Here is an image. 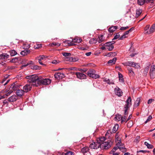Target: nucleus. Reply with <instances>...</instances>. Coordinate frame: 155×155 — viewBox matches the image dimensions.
<instances>
[{"label": "nucleus", "mask_w": 155, "mask_h": 155, "mask_svg": "<svg viewBox=\"0 0 155 155\" xmlns=\"http://www.w3.org/2000/svg\"><path fill=\"white\" fill-rule=\"evenodd\" d=\"M41 47V44H39V45H37V47H35V48H40Z\"/></svg>", "instance_id": "69168bd1"}, {"label": "nucleus", "mask_w": 155, "mask_h": 155, "mask_svg": "<svg viewBox=\"0 0 155 155\" xmlns=\"http://www.w3.org/2000/svg\"><path fill=\"white\" fill-rule=\"evenodd\" d=\"M126 115L125 114V116L123 117H122V119H121V122L122 123L125 121V120L126 119V116H125Z\"/></svg>", "instance_id": "8fccbe9b"}, {"label": "nucleus", "mask_w": 155, "mask_h": 155, "mask_svg": "<svg viewBox=\"0 0 155 155\" xmlns=\"http://www.w3.org/2000/svg\"><path fill=\"white\" fill-rule=\"evenodd\" d=\"M62 54L64 56L66 57V58L70 56L71 55V54L70 53L64 52Z\"/></svg>", "instance_id": "4c0bfd02"}, {"label": "nucleus", "mask_w": 155, "mask_h": 155, "mask_svg": "<svg viewBox=\"0 0 155 155\" xmlns=\"http://www.w3.org/2000/svg\"><path fill=\"white\" fill-rule=\"evenodd\" d=\"M51 82V81L49 79H42L41 78H40L39 85L43 84L44 85H47L49 84Z\"/></svg>", "instance_id": "0eeeda50"}, {"label": "nucleus", "mask_w": 155, "mask_h": 155, "mask_svg": "<svg viewBox=\"0 0 155 155\" xmlns=\"http://www.w3.org/2000/svg\"><path fill=\"white\" fill-rule=\"evenodd\" d=\"M54 77L57 79H60L64 78L65 75L63 73H57L54 74Z\"/></svg>", "instance_id": "9d476101"}, {"label": "nucleus", "mask_w": 155, "mask_h": 155, "mask_svg": "<svg viewBox=\"0 0 155 155\" xmlns=\"http://www.w3.org/2000/svg\"><path fill=\"white\" fill-rule=\"evenodd\" d=\"M129 33V31H126V32H124L123 34V35H124V36H126L128 35V34Z\"/></svg>", "instance_id": "864d4df0"}, {"label": "nucleus", "mask_w": 155, "mask_h": 155, "mask_svg": "<svg viewBox=\"0 0 155 155\" xmlns=\"http://www.w3.org/2000/svg\"><path fill=\"white\" fill-rule=\"evenodd\" d=\"M144 34H150L154 32V31L153 29L151 27L150 28V25H147L145 27Z\"/></svg>", "instance_id": "423d86ee"}, {"label": "nucleus", "mask_w": 155, "mask_h": 155, "mask_svg": "<svg viewBox=\"0 0 155 155\" xmlns=\"http://www.w3.org/2000/svg\"><path fill=\"white\" fill-rule=\"evenodd\" d=\"M115 27H112L109 28L108 31L110 33H112L115 30V28H114Z\"/></svg>", "instance_id": "f704fd0d"}, {"label": "nucleus", "mask_w": 155, "mask_h": 155, "mask_svg": "<svg viewBox=\"0 0 155 155\" xmlns=\"http://www.w3.org/2000/svg\"><path fill=\"white\" fill-rule=\"evenodd\" d=\"M3 103L4 104H8V102L6 100H5L3 102Z\"/></svg>", "instance_id": "338daca9"}, {"label": "nucleus", "mask_w": 155, "mask_h": 155, "mask_svg": "<svg viewBox=\"0 0 155 155\" xmlns=\"http://www.w3.org/2000/svg\"><path fill=\"white\" fill-rule=\"evenodd\" d=\"M33 62L32 61H30L28 63L26 64H24L22 65L21 66V69L23 68L24 67H25L31 64H32Z\"/></svg>", "instance_id": "72a5a7b5"}, {"label": "nucleus", "mask_w": 155, "mask_h": 155, "mask_svg": "<svg viewBox=\"0 0 155 155\" xmlns=\"http://www.w3.org/2000/svg\"><path fill=\"white\" fill-rule=\"evenodd\" d=\"M144 144L149 149H152L153 147V145L150 144L147 142H144Z\"/></svg>", "instance_id": "bb28decb"}, {"label": "nucleus", "mask_w": 155, "mask_h": 155, "mask_svg": "<svg viewBox=\"0 0 155 155\" xmlns=\"http://www.w3.org/2000/svg\"><path fill=\"white\" fill-rule=\"evenodd\" d=\"M146 151L145 150H139V151H137V153H139V152H142V153H146Z\"/></svg>", "instance_id": "bf43d9fd"}, {"label": "nucleus", "mask_w": 155, "mask_h": 155, "mask_svg": "<svg viewBox=\"0 0 155 155\" xmlns=\"http://www.w3.org/2000/svg\"><path fill=\"white\" fill-rule=\"evenodd\" d=\"M155 69V64L153 66H152L150 68V76L153 75V72Z\"/></svg>", "instance_id": "b1692460"}, {"label": "nucleus", "mask_w": 155, "mask_h": 155, "mask_svg": "<svg viewBox=\"0 0 155 155\" xmlns=\"http://www.w3.org/2000/svg\"><path fill=\"white\" fill-rule=\"evenodd\" d=\"M51 63L54 64H57L60 62L59 61H57V60H54L51 61Z\"/></svg>", "instance_id": "37998d69"}, {"label": "nucleus", "mask_w": 155, "mask_h": 155, "mask_svg": "<svg viewBox=\"0 0 155 155\" xmlns=\"http://www.w3.org/2000/svg\"><path fill=\"white\" fill-rule=\"evenodd\" d=\"M26 79H28V81L32 85L38 87L39 85L40 78L35 75H31L27 76L25 77Z\"/></svg>", "instance_id": "f03ea898"}, {"label": "nucleus", "mask_w": 155, "mask_h": 155, "mask_svg": "<svg viewBox=\"0 0 155 155\" xmlns=\"http://www.w3.org/2000/svg\"><path fill=\"white\" fill-rule=\"evenodd\" d=\"M89 150V148L88 147H84L81 150V151L83 153H87Z\"/></svg>", "instance_id": "cd10ccee"}, {"label": "nucleus", "mask_w": 155, "mask_h": 155, "mask_svg": "<svg viewBox=\"0 0 155 155\" xmlns=\"http://www.w3.org/2000/svg\"><path fill=\"white\" fill-rule=\"evenodd\" d=\"M91 54V52H89L85 53V55L87 56H89Z\"/></svg>", "instance_id": "4d7b16f0"}, {"label": "nucleus", "mask_w": 155, "mask_h": 155, "mask_svg": "<svg viewBox=\"0 0 155 155\" xmlns=\"http://www.w3.org/2000/svg\"><path fill=\"white\" fill-rule=\"evenodd\" d=\"M9 56V55L6 53H2L0 55V59L2 60H6Z\"/></svg>", "instance_id": "ddd939ff"}, {"label": "nucleus", "mask_w": 155, "mask_h": 155, "mask_svg": "<svg viewBox=\"0 0 155 155\" xmlns=\"http://www.w3.org/2000/svg\"><path fill=\"white\" fill-rule=\"evenodd\" d=\"M106 83L109 84H114V82L113 81H110L109 79H108L105 81Z\"/></svg>", "instance_id": "c9c22d12"}, {"label": "nucleus", "mask_w": 155, "mask_h": 155, "mask_svg": "<svg viewBox=\"0 0 155 155\" xmlns=\"http://www.w3.org/2000/svg\"><path fill=\"white\" fill-rule=\"evenodd\" d=\"M104 36L103 35H101L98 37L97 39V41L99 43H101L104 40L103 38Z\"/></svg>", "instance_id": "5701e85b"}, {"label": "nucleus", "mask_w": 155, "mask_h": 155, "mask_svg": "<svg viewBox=\"0 0 155 155\" xmlns=\"http://www.w3.org/2000/svg\"><path fill=\"white\" fill-rule=\"evenodd\" d=\"M118 75H119V79H120V78H123V75H122V74H121L120 73H119Z\"/></svg>", "instance_id": "13d9d810"}, {"label": "nucleus", "mask_w": 155, "mask_h": 155, "mask_svg": "<svg viewBox=\"0 0 155 155\" xmlns=\"http://www.w3.org/2000/svg\"><path fill=\"white\" fill-rule=\"evenodd\" d=\"M6 78H4L2 80V81L1 82V83L2 84H3V85H6L10 81V80L8 79V80H7L5 83H4V82L6 81Z\"/></svg>", "instance_id": "473e14b6"}, {"label": "nucleus", "mask_w": 155, "mask_h": 155, "mask_svg": "<svg viewBox=\"0 0 155 155\" xmlns=\"http://www.w3.org/2000/svg\"><path fill=\"white\" fill-rule=\"evenodd\" d=\"M32 85L31 84H26L23 87V89L25 92H27L31 90Z\"/></svg>", "instance_id": "9b49d317"}, {"label": "nucleus", "mask_w": 155, "mask_h": 155, "mask_svg": "<svg viewBox=\"0 0 155 155\" xmlns=\"http://www.w3.org/2000/svg\"><path fill=\"white\" fill-rule=\"evenodd\" d=\"M115 43V42L114 41H110L106 43L105 44V46L107 47H108V46H110V45H113Z\"/></svg>", "instance_id": "393cba45"}, {"label": "nucleus", "mask_w": 155, "mask_h": 155, "mask_svg": "<svg viewBox=\"0 0 155 155\" xmlns=\"http://www.w3.org/2000/svg\"><path fill=\"white\" fill-rule=\"evenodd\" d=\"M30 51L28 49H26L22 51L20 53L21 54L22 56H24L27 55L30 53Z\"/></svg>", "instance_id": "f3484780"}, {"label": "nucleus", "mask_w": 155, "mask_h": 155, "mask_svg": "<svg viewBox=\"0 0 155 155\" xmlns=\"http://www.w3.org/2000/svg\"><path fill=\"white\" fill-rule=\"evenodd\" d=\"M136 54H135H135L132 53L130 54V56H131V57H134Z\"/></svg>", "instance_id": "774afa93"}, {"label": "nucleus", "mask_w": 155, "mask_h": 155, "mask_svg": "<svg viewBox=\"0 0 155 155\" xmlns=\"http://www.w3.org/2000/svg\"><path fill=\"white\" fill-rule=\"evenodd\" d=\"M10 55L12 56H14L17 54L16 51L14 50H12L10 51Z\"/></svg>", "instance_id": "c85d7f7f"}, {"label": "nucleus", "mask_w": 155, "mask_h": 155, "mask_svg": "<svg viewBox=\"0 0 155 155\" xmlns=\"http://www.w3.org/2000/svg\"><path fill=\"white\" fill-rule=\"evenodd\" d=\"M82 41V39L81 38H79V39H77L76 42L79 43L81 42Z\"/></svg>", "instance_id": "6e6d98bb"}, {"label": "nucleus", "mask_w": 155, "mask_h": 155, "mask_svg": "<svg viewBox=\"0 0 155 155\" xmlns=\"http://www.w3.org/2000/svg\"><path fill=\"white\" fill-rule=\"evenodd\" d=\"M119 80L120 82L124 83V80L123 78H120V79H119Z\"/></svg>", "instance_id": "0e129e2a"}, {"label": "nucleus", "mask_w": 155, "mask_h": 155, "mask_svg": "<svg viewBox=\"0 0 155 155\" xmlns=\"http://www.w3.org/2000/svg\"><path fill=\"white\" fill-rule=\"evenodd\" d=\"M140 138V137L139 136H137L136 137V139H135L134 141L136 143L138 142L139 141Z\"/></svg>", "instance_id": "49530a36"}, {"label": "nucleus", "mask_w": 155, "mask_h": 155, "mask_svg": "<svg viewBox=\"0 0 155 155\" xmlns=\"http://www.w3.org/2000/svg\"><path fill=\"white\" fill-rule=\"evenodd\" d=\"M119 127V125L118 124H116L114 126L113 128V133H115Z\"/></svg>", "instance_id": "a878e982"}, {"label": "nucleus", "mask_w": 155, "mask_h": 155, "mask_svg": "<svg viewBox=\"0 0 155 155\" xmlns=\"http://www.w3.org/2000/svg\"><path fill=\"white\" fill-rule=\"evenodd\" d=\"M122 119V116L119 114H117L116 115L115 118V120L117 121H121V119Z\"/></svg>", "instance_id": "aec40b11"}, {"label": "nucleus", "mask_w": 155, "mask_h": 155, "mask_svg": "<svg viewBox=\"0 0 155 155\" xmlns=\"http://www.w3.org/2000/svg\"><path fill=\"white\" fill-rule=\"evenodd\" d=\"M111 153H112L113 155H118L119 154V153H118L111 152Z\"/></svg>", "instance_id": "e2e57ef3"}, {"label": "nucleus", "mask_w": 155, "mask_h": 155, "mask_svg": "<svg viewBox=\"0 0 155 155\" xmlns=\"http://www.w3.org/2000/svg\"><path fill=\"white\" fill-rule=\"evenodd\" d=\"M89 41L90 43L91 44L95 43L96 42V41L95 40V39L94 38L91 39Z\"/></svg>", "instance_id": "a18cd8bd"}, {"label": "nucleus", "mask_w": 155, "mask_h": 155, "mask_svg": "<svg viewBox=\"0 0 155 155\" xmlns=\"http://www.w3.org/2000/svg\"><path fill=\"white\" fill-rule=\"evenodd\" d=\"M114 91L116 95L118 97H120L123 95V92L118 87L114 88Z\"/></svg>", "instance_id": "1a4fd4ad"}, {"label": "nucleus", "mask_w": 155, "mask_h": 155, "mask_svg": "<svg viewBox=\"0 0 155 155\" xmlns=\"http://www.w3.org/2000/svg\"><path fill=\"white\" fill-rule=\"evenodd\" d=\"M142 12V9L138 8L136 10V17H138L141 14Z\"/></svg>", "instance_id": "412c9836"}, {"label": "nucleus", "mask_w": 155, "mask_h": 155, "mask_svg": "<svg viewBox=\"0 0 155 155\" xmlns=\"http://www.w3.org/2000/svg\"><path fill=\"white\" fill-rule=\"evenodd\" d=\"M133 125V122L132 121L130 120L129 122L127 124V127H131Z\"/></svg>", "instance_id": "58836bf2"}, {"label": "nucleus", "mask_w": 155, "mask_h": 155, "mask_svg": "<svg viewBox=\"0 0 155 155\" xmlns=\"http://www.w3.org/2000/svg\"><path fill=\"white\" fill-rule=\"evenodd\" d=\"M95 71L94 70H90L87 72L88 76L93 78L96 79L99 78V75L97 74H95Z\"/></svg>", "instance_id": "39448f33"}, {"label": "nucleus", "mask_w": 155, "mask_h": 155, "mask_svg": "<svg viewBox=\"0 0 155 155\" xmlns=\"http://www.w3.org/2000/svg\"><path fill=\"white\" fill-rule=\"evenodd\" d=\"M121 143V140H120L116 144V146L114 147V148L112 150L111 152H115V151L118 149H119V146H120V144Z\"/></svg>", "instance_id": "2eb2a0df"}, {"label": "nucleus", "mask_w": 155, "mask_h": 155, "mask_svg": "<svg viewBox=\"0 0 155 155\" xmlns=\"http://www.w3.org/2000/svg\"><path fill=\"white\" fill-rule=\"evenodd\" d=\"M65 155H74V154L72 151H68L66 153Z\"/></svg>", "instance_id": "c03bdc74"}, {"label": "nucleus", "mask_w": 155, "mask_h": 155, "mask_svg": "<svg viewBox=\"0 0 155 155\" xmlns=\"http://www.w3.org/2000/svg\"><path fill=\"white\" fill-rule=\"evenodd\" d=\"M66 59L67 61H75V59H74L72 57H71L70 56L66 57Z\"/></svg>", "instance_id": "7c9ffc66"}, {"label": "nucleus", "mask_w": 155, "mask_h": 155, "mask_svg": "<svg viewBox=\"0 0 155 155\" xmlns=\"http://www.w3.org/2000/svg\"><path fill=\"white\" fill-rule=\"evenodd\" d=\"M76 75L77 77L80 79H85L86 76L85 74L81 72H76Z\"/></svg>", "instance_id": "f8f14e48"}, {"label": "nucleus", "mask_w": 155, "mask_h": 155, "mask_svg": "<svg viewBox=\"0 0 155 155\" xmlns=\"http://www.w3.org/2000/svg\"><path fill=\"white\" fill-rule=\"evenodd\" d=\"M119 147V149L123 152H125L127 150L126 148L124 147V145L123 144L121 143H121L120 145V146Z\"/></svg>", "instance_id": "dca6fc26"}, {"label": "nucleus", "mask_w": 155, "mask_h": 155, "mask_svg": "<svg viewBox=\"0 0 155 155\" xmlns=\"http://www.w3.org/2000/svg\"><path fill=\"white\" fill-rule=\"evenodd\" d=\"M10 88L13 89V90H15V87L14 85L12 84L11 85V86L10 87Z\"/></svg>", "instance_id": "052dcab7"}, {"label": "nucleus", "mask_w": 155, "mask_h": 155, "mask_svg": "<svg viewBox=\"0 0 155 155\" xmlns=\"http://www.w3.org/2000/svg\"><path fill=\"white\" fill-rule=\"evenodd\" d=\"M132 105L131 98L129 97L126 101V104L124 106V114L125 115L127 114V111L128 109Z\"/></svg>", "instance_id": "7ed1b4c3"}, {"label": "nucleus", "mask_w": 155, "mask_h": 155, "mask_svg": "<svg viewBox=\"0 0 155 155\" xmlns=\"http://www.w3.org/2000/svg\"><path fill=\"white\" fill-rule=\"evenodd\" d=\"M153 101V99H150L148 101L147 103L149 104H151Z\"/></svg>", "instance_id": "5fc2aeb1"}, {"label": "nucleus", "mask_w": 155, "mask_h": 155, "mask_svg": "<svg viewBox=\"0 0 155 155\" xmlns=\"http://www.w3.org/2000/svg\"><path fill=\"white\" fill-rule=\"evenodd\" d=\"M18 99V97L15 95H13L9 97L8 99L10 102H13L16 101Z\"/></svg>", "instance_id": "4468645a"}, {"label": "nucleus", "mask_w": 155, "mask_h": 155, "mask_svg": "<svg viewBox=\"0 0 155 155\" xmlns=\"http://www.w3.org/2000/svg\"><path fill=\"white\" fill-rule=\"evenodd\" d=\"M52 44L54 46H57L58 47L59 46L61 45L60 44H59L58 43H56V42L53 43H52Z\"/></svg>", "instance_id": "09e8293b"}, {"label": "nucleus", "mask_w": 155, "mask_h": 155, "mask_svg": "<svg viewBox=\"0 0 155 155\" xmlns=\"http://www.w3.org/2000/svg\"><path fill=\"white\" fill-rule=\"evenodd\" d=\"M129 74L130 76H134V72L131 69L130 70H129Z\"/></svg>", "instance_id": "e433bc0d"}, {"label": "nucleus", "mask_w": 155, "mask_h": 155, "mask_svg": "<svg viewBox=\"0 0 155 155\" xmlns=\"http://www.w3.org/2000/svg\"><path fill=\"white\" fill-rule=\"evenodd\" d=\"M106 140V138L104 137L98 138V141L100 145V148L101 149H107L111 147L112 144L111 141L109 140L107 141H105Z\"/></svg>", "instance_id": "f257e3e1"}, {"label": "nucleus", "mask_w": 155, "mask_h": 155, "mask_svg": "<svg viewBox=\"0 0 155 155\" xmlns=\"http://www.w3.org/2000/svg\"><path fill=\"white\" fill-rule=\"evenodd\" d=\"M98 139L97 140V142H93L91 143L90 146V147L91 149H97V148L100 147V143L98 141Z\"/></svg>", "instance_id": "6e6552de"}, {"label": "nucleus", "mask_w": 155, "mask_h": 155, "mask_svg": "<svg viewBox=\"0 0 155 155\" xmlns=\"http://www.w3.org/2000/svg\"><path fill=\"white\" fill-rule=\"evenodd\" d=\"M114 47L113 45H110V46L107 47V49L109 51H112L114 48Z\"/></svg>", "instance_id": "79ce46f5"}, {"label": "nucleus", "mask_w": 155, "mask_h": 155, "mask_svg": "<svg viewBox=\"0 0 155 155\" xmlns=\"http://www.w3.org/2000/svg\"><path fill=\"white\" fill-rule=\"evenodd\" d=\"M152 118V117L151 116V115L149 116H148V117L147 120L145 121V124L147 123Z\"/></svg>", "instance_id": "ea45409f"}, {"label": "nucleus", "mask_w": 155, "mask_h": 155, "mask_svg": "<svg viewBox=\"0 0 155 155\" xmlns=\"http://www.w3.org/2000/svg\"><path fill=\"white\" fill-rule=\"evenodd\" d=\"M117 58H113L112 60H109L107 63L109 64H110V65H112L113 64H114L116 61Z\"/></svg>", "instance_id": "6ab92c4d"}, {"label": "nucleus", "mask_w": 155, "mask_h": 155, "mask_svg": "<svg viewBox=\"0 0 155 155\" xmlns=\"http://www.w3.org/2000/svg\"><path fill=\"white\" fill-rule=\"evenodd\" d=\"M127 36H125L124 35H123L121 37H120L119 40H123Z\"/></svg>", "instance_id": "603ef678"}, {"label": "nucleus", "mask_w": 155, "mask_h": 155, "mask_svg": "<svg viewBox=\"0 0 155 155\" xmlns=\"http://www.w3.org/2000/svg\"><path fill=\"white\" fill-rule=\"evenodd\" d=\"M45 57V56L44 55L40 56L39 58L38 59V60L41 61V60H43Z\"/></svg>", "instance_id": "3c124183"}, {"label": "nucleus", "mask_w": 155, "mask_h": 155, "mask_svg": "<svg viewBox=\"0 0 155 155\" xmlns=\"http://www.w3.org/2000/svg\"><path fill=\"white\" fill-rule=\"evenodd\" d=\"M151 27L153 29V30L154 31L155 30V23L151 26Z\"/></svg>", "instance_id": "680f3d73"}, {"label": "nucleus", "mask_w": 155, "mask_h": 155, "mask_svg": "<svg viewBox=\"0 0 155 155\" xmlns=\"http://www.w3.org/2000/svg\"><path fill=\"white\" fill-rule=\"evenodd\" d=\"M25 92L24 90H18L16 91V94L19 96H21L23 95Z\"/></svg>", "instance_id": "a211bd4d"}, {"label": "nucleus", "mask_w": 155, "mask_h": 155, "mask_svg": "<svg viewBox=\"0 0 155 155\" xmlns=\"http://www.w3.org/2000/svg\"><path fill=\"white\" fill-rule=\"evenodd\" d=\"M120 37V35L119 33H117L116 34V35H115L112 40H114L117 39Z\"/></svg>", "instance_id": "a19ab883"}, {"label": "nucleus", "mask_w": 155, "mask_h": 155, "mask_svg": "<svg viewBox=\"0 0 155 155\" xmlns=\"http://www.w3.org/2000/svg\"><path fill=\"white\" fill-rule=\"evenodd\" d=\"M129 27L128 26H126V27H122L120 28V29L121 30H125L127 29Z\"/></svg>", "instance_id": "de8ad7c7"}, {"label": "nucleus", "mask_w": 155, "mask_h": 155, "mask_svg": "<svg viewBox=\"0 0 155 155\" xmlns=\"http://www.w3.org/2000/svg\"><path fill=\"white\" fill-rule=\"evenodd\" d=\"M140 101V99L138 98L137 99V100L135 101L134 104V107H137L139 105Z\"/></svg>", "instance_id": "4be33fe9"}, {"label": "nucleus", "mask_w": 155, "mask_h": 155, "mask_svg": "<svg viewBox=\"0 0 155 155\" xmlns=\"http://www.w3.org/2000/svg\"><path fill=\"white\" fill-rule=\"evenodd\" d=\"M145 2V0H137V4L140 5H143Z\"/></svg>", "instance_id": "c756f323"}, {"label": "nucleus", "mask_w": 155, "mask_h": 155, "mask_svg": "<svg viewBox=\"0 0 155 155\" xmlns=\"http://www.w3.org/2000/svg\"><path fill=\"white\" fill-rule=\"evenodd\" d=\"M123 64L125 66L134 67L136 68H138L140 67L138 63H135L133 61H128L124 63Z\"/></svg>", "instance_id": "20e7f679"}, {"label": "nucleus", "mask_w": 155, "mask_h": 155, "mask_svg": "<svg viewBox=\"0 0 155 155\" xmlns=\"http://www.w3.org/2000/svg\"><path fill=\"white\" fill-rule=\"evenodd\" d=\"M31 68L34 70H38L40 69V67L38 65H34L31 66Z\"/></svg>", "instance_id": "2f4dec72"}]
</instances>
